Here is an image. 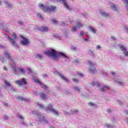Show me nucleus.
Here are the masks:
<instances>
[{"instance_id": "nucleus-1", "label": "nucleus", "mask_w": 128, "mask_h": 128, "mask_svg": "<svg viewBox=\"0 0 128 128\" xmlns=\"http://www.w3.org/2000/svg\"><path fill=\"white\" fill-rule=\"evenodd\" d=\"M44 54L47 56H49L53 60H58L59 56H62L66 60H68V57L64 53L61 52H56V51L54 49H50V50L46 51Z\"/></svg>"}, {"instance_id": "nucleus-2", "label": "nucleus", "mask_w": 128, "mask_h": 128, "mask_svg": "<svg viewBox=\"0 0 128 128\" xmlns=\"http://www.w3.org/2000/svg\"><path fill=\"white\" fill-rule=\"evenodd\" d=\"M37 105L42 110H46V112H52V114H55V116H58V111L52 108V105L51 104H49L46 108H44V105L40 104H37Z\"/></svg>"}, {"instance_id": "nucleus-3", "label": "nucleus", "mask_w": 128, "mask_h": 128, "mask_svg": "<svg viewBox=\"0 0 128 128\" xmlns=\"http://www.w3.org/2000/svg\"><path fill=\"white\" fill-rule=\"evenodd\" d=\"M39 6L42 8L43 12H55L56 10V6H50L48 7L46 6H44L42 4H39Z\"/></svg>"}, {"instance_id": "nucleus-4", "label": "nucleus", "mask_w": 128, "mask_h": 128, "mask_svg": "<svg viewBox=\"0 0 128 128\" xmlns=\"http://www.w3.org/2000/svg\"><path fill=\"white\" fill-rule=\"evenodd\" d=\"M86 64L90 66L88 70V72L90 74H96V68H94L96 66V63L92 62V61L90 60H88L86 61Z\"/></svg>"}, {"instance_id": "nucleus-5", "label": "nucleus", "mask_w": 128, "mask_h": 128, "mask_svg": "<svg viewBox=\"0 0 128 128\" xmlns=\"http://www.w3.org/2000/svg\"><path fill=\"white\" fill-rule=\"evenodd\" d=\"M32 114H36V116L37 118H38V120L40 122H42V124H48V120H46L44 117L42 116L40 113H39L36 111H32Z\"/></svg>"}, {"instance_id": "nucleus-6", "label": "nucleus", "mask_w": 128, "mask_h": 128, "mask_svg": "<svg viewBox=\"0 0 128 128\" xmlns=\"http://www.w3.org/2000/svg\"><path fill=\"white\" fill-rule=\"evenodd\" d=\"M20 38H21V44L22 46H28L30 44V40L24 36L20 35Z\"/></svg>"}, {"instance_id": "nucleus-7", "label": "nucleus", "mask_w": 128, "mask_h": 128, "mask_svg": "<svg viewBox=\"0 0 128 128\" xmlns=\"http://www.w3.org/2000/svg\"><path fill=\"white\" fill-rule=\"evenodd\" d=\"M119 48L120 50H122L124 56H128V51L126 48V47H124V46L122 45H120L119 46Z\"/></svg>"}, {"instance_id": "nucleus-8", "label": "nucleus", "mask_w": 128, "mask_h": 128, "mask_svg": "<svg viewBox=\"0 0 128 128\" xmlns=\"http://www.w3.org/2000/svg\"><path fill=\"white\" fill-rule=\"evenodd\" d=\"M16 84H20V86H22V85L26 86L27 84L26 80L24 78H22L20 80H18L16 81Z\"/></svg>"}, {"instance_id": "nucleus-9", "label": "nucleus", "mask_w": 128, "mask_h": 128, "mask_svg": "<svg viewBox=\"0 0 128 128\" xmlns=\"http://www.w3.org/2000/svg\"><path fill=\"white\" fill-rule=\"evenodd\" d=\"M34 82H36L37 84H39V86H41L42 88H45V90H48V86L42 84V81L38 79H34Z\"/></svg>"}, {"instance_id": "nucleus-10", "label": "nucleus", "mask_w": 128, "mask_h": 128, "mask_svg": "<svg viewBox=\"0 0 128 128\" xmlns=\"http://www.w3.org/2000/svg\"><path fill=\"white\" fill-rule=\"evenodd\" d=\"M54 74H58V76H60V78H62V80H64V82H68V78H66V76H64V75H62V73L58 72V71H55L54 72Z\"/></svg>"}, {"instance_id": "nucleus-11", "label": "nucleus", "mask_w": 128, "mask_h": 128, "mask_svg": "<svg viewBox=\"0 0 128 128\" xmlns=\"http://www.w3.org/2000/svg\"><path fill=\"white\" fill-rule=\"evenodd\" d=\"M15 38H16V34L13 33V34L12 35V38L10 39V42H11L13 46L16 44V40H14Z\"/></svg>"}, {"instance_id": "nucleus-12", "label": "nucleus", "mask_w": 128, "mask_h": 128, "mask_svg": "<svg viewBox=\"0 0 128 128\" xmlns=\"http://www.w3.org/2000/svg\"><path fill=\"white\" fill-rule=\"evenodd\" d=\"M58 2H62V3L64 4V8H68V10H70V6L68 5V4H66V0H56Z\"/></svg>"}, {"instance_id": "nucleus-13", "label": "nucleus", "mask_w": 128, "mask_h": 128, "mask_svg": "<svg viewBox=\"0 0 128 128\" xmlns=\"http://www.w3.org/2000/svg\"><path fill=\"white\" fill-rule=\"evenodd\" d=\"M115 82H117V84H118L119 86H126V84L122 82H120V80L118 78H116V79H115Z\"/></svg>"}, {"instance_id": "nucleus-14", "label": "nucleus", "mask_w": 128, "mask_h": 128, "mask_svg": "<svg viewBox=\"0 0 128 128\" xmlns=\"http://www.w3.org/2000/svg\"><path fill=\"white\" fill-rule=\"evenodd\" d=\"M4 54L5 56H6V58H8V60H12V57L10 56V54L9 52H4Z\"/></svg>"}, {"instance_id": "nucleus-15", "label": "nucleus", "mask_w": 128, "mask_h": 128, "mask_svg": "<svg viewBox=\"0 0 128 128\" xmlns=\"http://www.w3.org/2000/svg\"><path fill=\"white\" fill-rule=\"evenodd\" d=\"M100 88L101 92H104L106 90H110V86L108 85H105L103 87H102Z\"/></svg>"}, {"instance_id": "nucleus-16", "label": "nucleus", "mask_w": 128, "mask_h": 128, "mask_svg": "<svg viewBox=\"0 0 128 128\" xmlns=\"http://www.w3.org/2000/svg\"><path fill=\"white\" fill-rule=\"evenodd\" d=\"M92 85L93 86H98V88L100 87V83H98V82L97 81L92 82Z\"/></svg>"}, {"instance_id": "nucleus-17", "label": "nucleus", "mask_w": 128, "mask_h": 128, "mask_svg": "<svg viewBox=\"0 0 128 128\" xmlns=\"http://www.w3.org/2000/svg\"><path fill=\"white\" fill-rule=\"evenodd\" d=\"M111 8L113 10H115V12H118V8H116V4H111Z\"/></svg>"}, {"instance_id": "nucleus-18", "label": "nucleus", "mask_w": 128, "mask_h": 128, "mask_svg": "<svg viewBox=\"0 0 128 128\" xmlns=\"http://www.w3.org/2000/svg\"><path fill=\"white\" fill-rule=\"evenodd\" d=\"M76 24L77 28H80L82 26V24L80 23V21L76 22Z\"/></svg>"}, {"instance_id": "nucleus-19", "label": "nucleus", "mask_w": 128, "mask_h": 128, "mask_svg": "<svg viewBox=\"0 0 128 128\" xmlns=\"http://www.w3.org/2000/svg\"><path fill=\"white\" fill-rule=\"evenodd\" d=\"M100 14H102V16H108L109 14H106L104 11H103L102 10H100Z\"/></svg>"}, {"instance_id": "nucleus-20", "label": "nucleus", "mask_w": 128, "mask_h": 128, "mask_svg": "<svg viewBox=\"0 0 128 128\" xmlns=\"http://www.w3.org/2000/svg\"><path fill=\"white\" fill-rule=\"evenodd\" d=\"M18 72H20V74H24L26 72V71H24V69H22V68H18Z\"/></svg>"}, {"instance_id": "nucleus-21", "label": "nucleus", "mask_w": 128, "mask_h": 128, "mask_svg": "<svg viewBox=\"0 0 128 128\" xmlns=\"http://www.w3.org/2000/svg\"><path fill=\"white\" fill-rule=\"evenodd\" d=\"M17 100H26V99L24 98L22 96H18L17 97Z\"/></svg>"}, {"instance_id": "nucleus-22", "label": "nucleus", "mask_w": 128, "mask_h": 128, "mask_svg": "<svg viewBox=\"0 0 128 128\" xmlns=\"http://www.w3.org/2000/svg\"><path fill=\"white\" fill-rule=\"evenodd\" d=\"M104 128H112V125L108 124V123H106L104 124Z\"/></svg>"}, {"instance_id": "nucleus-23", "label": "nucleus", "mask_w": 128, "mask_h": 128, "mask_svg": "<svg viewBox=\"0 0 128 128\" xmlns=\"http://www.w3.org/2000/svg\"><path fill=\"white\" fill-rule=\"evenodd\" d=\"M40 96L42 98L43 100H46L47 98L46 96L44 94H40Z\"/></svg>"}, {"instance_id": "nucleus-24", "label": "nucleus", "mask_w": 128, "mask_h": 128, "mask_svg": "<svg viewBox=\"0 0 128 128\" xmlns=\"http://www.w3.org/2000/svg\"><path fill=\"white\" fill-rule=\"evenodd\" d=\"M42 32H48V27H42Z\"/></svg>"}, {"instance_id": "nucleus-25", "label": "nucleus", "mask_w": 128, "mask_h": 128, "mask_svg": "<svg viewBox=\"0 0 128 128\" xmlns=\"http://www.w3.org/2000/svg\"><path fill=\"white\" fill-rule=\"evenodd\" d=\"M4 82L6 86H10V84L6 80H4Z\"/></svg>"}, {"instance_id": "nucleus-26", "label": "nucleus", "mask_w": 128, "mask_h": 128, "mask_svg": "<svg viewBox=\"0 0 128 128\" xmlns=\"http://www.w3.org/2000/svg\"><path fill=\"white\" fill-rule=\"evenodd\" d=\"M42 55L40 54H38L36 56V58H39V60H42Z\"/></svg>"}, {"instance_id": "nucleus-27", "label": "nucleus", "mask_w": 128, "mask_h": 128, "mask_svg": "<svg viewBox=\"0 0 128 128\" xmlns=\"http://www.w3.org/2000/svg\"><path fill=\"white\" fill-rule=\"evenodd\" d=\"M17 118H19V120H22V122L24 120V117H22V115L20 114H18Z\"/></svg>"}, {"instance_id": "nucleus-28", "label": "nucleus", "mask_w": 128, "mask_h": 128, "mask_svg": "<svg viewBox=\"0 0 128 128\" xmlns=\"http://www.w3.org/2000/svg\"><path fill=\"white\" fill-rule=\"evenodd\" d=\"M90 30H91V32H96V30L94 28H90Z\"/></svg>"}, {"instance_id": "nucleus-29", "label": "nucleus", "mask_w": 128, "mask_h": 128, "mask_svg": "<svg viewBox=\"0 0 128 128\" xmlns=\"http://www.w3.org/2000/svg\"><path fill=\"white\" fill-rule=\"evenodd\" d=\"M88 105L90 106H96V104L92 102H89Z\"/></svg>"}, {"instance_id": "nucleus-30", "label": "nucleus", "mask_w": 128, "mask_h": 128, "mask_svg": "<svg viewBox=\"0 0 128 128\" xmlns=\"http://www.w3.org/2000/svg\"><path fill=\"white\" fill-rule=\"evenodd\" d=\"M6 5L7 8H10L12 6V4L8 2H6Z\"/></svg>"}, {"instance_id": "nucleus-31", "label": "nucleus", "mask_w": 128, "mask_h": 128, "mask_svg": "<svg viewBox=\"0 0 128 128\" xmlns=\"http://www.w3.org/2000/svg\"><path fill=\"white\" fill-rule=\"evenodd\" d=\"M52 23L54 24H58V21L56 20H52Z\"/></svg>"}, {"instance_id": "nucleus-32", "label": "nucleus", "mask_w": 128, "mask_h": 128, "mask_svg": "<svg viewBox=\"0 0 128 128\" xmlns=\"http://www.w3.org/2000/svg\"><path fill=\"white\" fill-rule=\"evenodd\" d=\"M28 71L29 74H32V69H30V68H28Z\"/></svg>"}, {"instance_id": "nucleus-33", "label": "nucleus", "mask_w": 128, "mask_h": 128, "mask_svg": "<svg viewBox=\"0 0 128 128\" xmlns=\"http://www.w3.org/2000/svg\"><path fill=\"white\" fill-rule=\"evenodd\" d=\"M77 74H78V76H82V77L84 76V74H82V72H78L77 73Z\"/></svg>"}, {"instance_id": "nucleus-34", "label": "nucleus", "mask_w": 128, "mask_h": 128, "mask_svg": "<svg viewBox=\"0 0 128 128\" xmlns=\"http://www.w3.org/2000/svg\"><path fill=\"white\" fill-rule=\"evenodd\" d=\"M54 37L56 38H60V36H58V34H54Z\"/></svg>"}, {"instance_id": "nucleus-35", "label": "nucleus", "mask_w": 128, "mask_h": 128, "mask_svg": "<svg viewBox=\"0 0 128 128\" xmlns=\"http://www.w3.org/2000/svg\"><path fill=\"white\" fill-rule=\"evenodd\" d=\"M12 68H13V69L16 70V64H14V62H13L12 61Z\"/></svg>"}, {"instance_id": "nucleus-36", "label": "nucleus", "mask_w": 128, "mask_h": 128, "mask_svg": "<svg viewBox=\"0 0 128 128\" xmlns=\"http://www.w3.org/2000/svg\"><path fill=\"white\" fill-rule=\"evenodd\" d=\"M102 48V46H97L96 47V50H101Z\"/></svg>"}, {"instance_id": "nucleus-37", "label": "nucleus", "mask_w": 128, "mask_h": 128, "mask_svg": "<svg viewBox=\"0 0 128 128\" xmlns=\"http://www.w3.org/2000/svg\"><path fill=\"white\" fill-rule=\"evenodd\" d=\"M76 26H73L72 28V32H76Z\"/></svg>"}, {"instance_id": "nucleus-38", "label": "nucleus", "mask_w": 128, "mask_h": 128, "mask_svg": "<svg viewBox=\"0 0 128 128\" xmlns=\"http://www.w3.org/2000/svg\"><path fill=\"white\" fill-rule=\"evenodd\" d=\"M74 90H76L78 92H80V88H78V87H75Z\"/></svg>"}, {"instance_id": "nucleus-39", "label": "nucleus", "mask_w": 128, "mask_h": 128, "mask_svg": "<svg viewBox=\"0 0 128 128\" xmlns=\"http://www.w3.org/2000/svg\"><path fill=\"white\" fill-rule=\"evenodd\" d=\"M111 112H112V109L111 108H108L107 110V112H108V114H110Z\"/></svg>"}, {"instance_id": "nucleus-40", "label": "nucleus", "mask_w": 128, "mask_h": 128, "mask_svg": "<svg viewBox=\"0 0 128 128\" xmlns=\"http://www.w3.org/2000/svg\"><path fill=\"white\" fill-rule=\"evenodd\" d=\"M86 38H90V34H88V33H86Z\"/></svg>"}, {"instance_id": "nucleus-41", "label": "nucleus", "mask_w": 128, "mask_h": 128, "mask_svg": "<svg viewBox=\"0 0 128 128\" xmlns=\"http://www.w3.org/2000/svg\"><path fill=\"white\" fill-rule=\"evenodd\" d=\"M74 82H78V80L74 78L72 80Z\"/></svg>"}, {"instance_id": "nucleus-42", "label": "nucleus", "mask_w": 128, "mask_h": 128, "mask_svg": "<svg viewBox=\"0 0 128 128\" xmlns=\"http://www.w3.org/2000/svg\"><path fill=\"white\" fill-rule=\"evenodd\" d=\"M76 48L75 46H72L71 47V50H76Z\"/></svg>"}, {"instance_id": "nucleus-43", "label": "nucleus", "mask_w": 128, "mask_h": 128, "mask_svg": "<svg viewBox=\"0 0 128 128\" xmlns=\"http://www.w3.org/2000/svg\"><path fill=\"white\" fill-rule=\"evenodd\" d=\"M102 74H103V76H106V72L104 71L102 72Z\"/></svg>"}, {"instance_id": "nucleus-44", "label": "nucleus", "mask_w": 128, "mask_h": 128, "mask_svg": "<svg viewBox=\"0 0 128 128\" xmlns=\"http://www.w3.org/2000/svg\"><path fill=\"white\" fill-rule=\"evenodd\" d=\"M124 2L127 4V6H128V0H125Z\"/></svg>"}, {"instance_id": "nucleus-45", "label": "nucleus", "mask_w": 128, "mask_h": 128, "mask_svg": "<svg viewBox=\"0 0 128 128\" xmlns=\"http://www.w3.org/2000/svg\"><path fill=\"white\" fill-rule=\"evenodd\" d=\"M64 36L65 38H68V33H65V34H64Z\"/></svg>"}, {"instance_id": "nucleus-46", "label": "nucleus", "mask_w": 128, "mask_h": 128, "mask_svg": "<svg viewBox=\"0 0 128 128\" xmlns=\"http://www.w3.org/2000/svg\"><path fill=\"white\" fill-rule=\"evenodd\" d=\"M18 24H19L22 25V24H23V22H22L20 21V22H18Z\"/></svg>"}, {"instance_id": "nucleus-47", "label": "nucleus", "mask_w": 128, "mask_h": 128, "mask_svg": "<svg viewBox=\"0 0 128 128\" xmlns=\"http://www.w3.org/2000/svg\"><path fill=\"white\" fill-rule=\"evenodd\" d=\"M111 74H112V76H114V74H116V72H111Z\"/></svg>"}, {"instance_id": "nucleus-48", "label": "nucleus", "mask_w": 128, "mask_h": 128, "mask_svg": "<svg viewBox=\"0 0 128 128\" xmlns=\"http://www.w3.org/2000/svg\"><path fill=\"white\" fill-rule=\"evenodd\" d=\"M3 70H6V66H4L3 67Z\"/></svg>"}, {"instance_id": "nucleus-49", "label": "nucleus", "mask_w": 128, "mask_h": 128, "mask_svg": "<svg viewBox=\"0 0 128 128\" xmlns=\"http://www.w3.org/2000/svg\"><path fill=\"white\" fill-rule=\"evenodd\" d=\"M38 16H39L40 18H42V15L40 14H38Z\"/></svg>"}, {"instance_id": "nucleus-50", "label": "nucleus", "mask_w": 128, "mask_h": 128, "mask_svg": "<svg viewBox=\"0 0 128 128\" xmlns=\"http://www.w3.org/2000/svg\"><path fill=\"white\" fill-rule=\"evenodd\" d=\"M112 40H116V37L114 36H112Z\"/></svg>"}, {"instance_id": "nucleus-51", "label": "nucleus", "mask_w": 128, "mask_h": 128, "mask_svg": "<svg viewBox=\"0 0 128 128\" xmlns=\"http://www.w3.org/2000/svg\"><path fill=\"white\" fill-rule=\"evenodd\" d=\"M43 78H46V74L43 75Z\"/></svg>"}, {"instance_id": "nucleus-52", "label": "nucleus", "mask_w": 128, "mask_h": 128, "mask_svg": "<svg viewBox=\"0 0 128 128\" xmlns=\"http://www.w3.org/2000/svg\"><path fill=\"white\" fill-rule=\"evenodd\" d=\"M80 36H84V32H81L80 34Z\"/></svg>"}, {"instance_id": "nucleus-53", "label": "nucleus", "mask_w": 128, "mask_h": 128, "mask_svg": "<svg viewBox=\"0 0 128 128\" xmlns=\"http://www.w3.org/2000/svg\"><path fill=\"white\" fill-rule=\"evenodd\" d=\"M73 113H74V112H76V110H73Z\"/></svg>"}, {"instance_id": "nucleus-54", "label": "nucleus", "mask_w": 128, "mask_h": 128, "mask_svg": "<svg viewBox=\"0 0 128 128\" xmlns=\"http://www.w3.org/2000/svg\"><path fill=\"white\" fill-rule=\"evenodd\" d=\"M84 40L85 42H88V39H86V38H84Z\"/></svg>"}, {"instance_id": "nucleus-55", "label": "nucleus", "mask_w": 128, "mask_h": 128, "mask_svg": "<svg viewBox=\"0 0 128 128\" xmlns=\"http://www.w3.org/2000/svg\"><path fill=\"white\" fill-rule=\"evenodd\" d=\"M125 113L126 114H128V112H126Z\"/></svg>"}, {"instance_id": "nucleus-56", "label": "nucleus", "mask_w": 128, "mask_h": 128, "mask_svg": "<svg viewBox=\"0 0 128 128\" xmlns=\"http://www.w3.org/2000/svg\"><path fill=\"white\" fill-rule=\"evenodd\" d=\"M4 105L8 106V104H5Z\"/></svg>"}, {"instance_id": "nucleus-57", "label": "nucleus", "mask_w": 128, "mask_h": 128, "mask_svg": "<svg viewBox=\"0 0 128 128\" xmlns=\"http://www.w3.org/2000/svg\"><path fill=\"white\" fill-rule=\"evenodd\" d=\"M75 62H78V60H75Z\"/></svg>"}, {"instance_id": "nucleus-58", "label": "nucleus", "mask_w": 128, "mask_h": 128, "mask_svg": "<svg viewBox=\"0 0 128 128\" xmlns=\"http://www.w3.org/2000/svg\"><path fill=\"white\" fill-rule=\"evenodd\" d=\"M70 24H72V22L70 20Z\"/></svg>"}, {"instance_id": "nucleus-59", "label": "nucleus", "mask_w": 128, "mask_h": 128, "mask_svg": "<svg viewBox=\"0 0 128 128\" xmlns=\"http://www.w3.org/2000/svg\"><path fill=\"white\" fill-rule=\"evenodd\" d=\"M2 4V2L0 1V6Z\"/></svg>"}, {"instance_id": "nucleus-60", "label": "nucleus", "mask_w": 128, "mask_h": 128, "mask_svg": "<svg viewBox=\"0 0 128 128\" xmlns=\"http://www.w3.org/2000/svg\"><path fill=\"white\" fill-rule=\"evenodd\" d=\"M6 118H8V117H6Z\"/></svg>"}, {"instance_id": "nucleus-61", "label": "nucleus", "mask_w": 128, "mask_h": 128, "mask_svg": "<svg viewBox=\"0 0 128 128\" xmlns=\"http://www.w3.org/2000/svg\"><path fill=\"white\" fill-rule=\"evenodd\" d=\"M84 96H86V95H84Z\"/></svg>"}, {"instance_id": "nucleus-62", "label": "nucleus", "mask_w": 128, "mask_h": 128, "mask_svg": "<svg viewBox=\"0 0 128 128\" xmlns=\"http://www.w3.org/2000/svg\"><path fill=\"white\" fill-rule=\"evenodd\" d=\"M92 53V52H91Z\"/></svg>"}]
</instances>
